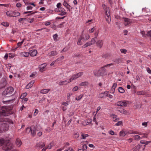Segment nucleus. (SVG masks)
Wrapping results in <instances>:
<instances>
[{"label": "nucleus", "instance_id": "obj_1", "mask_svg": "<svg viewBox=\"0 0 151 151\" xmlns=\"http://www.w3.org/2000/svg\"><path fill=\"white\" fill-rule=\"evenodd\" d=\"M12 114V110L8 106L3 107L0 109V122H2L0 125V133L8 130L9 124L13 123L11 119L6 117Z\"/></svg>", "mask_w": 151, "mask_h": 151}, {"label": "nucleus", "instance_id": "obj_52", "mask_svg": "<svg viewBox=\"0 0 151 151\" xmlns=\"http://www.w3.org/2000/svg\"><path fill=\"white\" fill-rule=\"evenodd\" d=\"M64 58V57L63 56H62L60 58H58L56 60V61H59L61 60H63Z\"/></svg>", "mask_w": 151, "mask_h": 151}, {"label": "nucleus", "instance_id": "obj_34", "mask_svg": "<svg viewBox=\"0 0 151 151\" xmlns=\"http://www.w3.org/2000/svg\"><path fill=\"white\" fill-rule=\"evenodd\" d=\"M134 137L135 140H139L142 139V138L138 135H135L134 136Z\"/></svg>", "mask_w": 151, "mask_h": 151}, {"label": "nucleus", "instance_id": "obj_23", "mask_svg": "<svg viewBox=\"0 0 151 151\" xmlns=\"http://www.w3.org/2000/svg\"><path fill=\"white\" fill-rule=\"evenodd\" d=\"M111 116L113 118V120L114 122H117L118 120H119V118L117 117V116L115 115L112 114L111 115Z\"/></svg>", "mask_w": 151, "mask_h": 151}, {"label": "nucleus", "instance_id": "obj_43", "mask_svg": "<svg viewBox=\"0 0 151 151\" xmlns=\"http://www.w3.org/2000/svg\"><path fill=\"white\" fill-rule=\"evenodd\" d=\"M114 61L117 63H119L121 62V60L120 58L115 59Z\"/></svg>", "mask_w": 151, "mask_h": 151}, {"label": "nucleus", "instance_id": "obj_16", "mask_svg": "<svg viewBox=\"0 0 151 151\" xmlns=\"http://www.w3.org/2000/svg\"><path fill=\"white\" fill-rule=\"evenodd\" d=\"M63 5L68 9V11H69L70 12V6L65 1H64L63 3Z\"/></svg>", "mask_w": 151, "mask_h": 151}, {"label": "nucleus", "instance_id": "obj_63", "mask_svg": "<svg viewBox=\"0 0 151 151\" xmlns=\"http://www.w3.org/2000/svg\"><path fill=\"white\" fill-rule=\"evenodd\" d=\"M142 125L143 126H144L145 127H146L147 125V123L146 122H144L142 123Z\"/></svg>", "mask_w": 151, "mask_h": 151}, {"label": "nucleus", "instance_id": "obj_26", "mask_svg": "<svg viewBox=\"0 0 151 151\" xmlns=\"http://www.w3.org/2000/svg\"><path fill=\"white\" fill-rule=\"evenodd\" d=\"M57 54L56 51H52L49 53V55L50 56H52L57 55Z\"/></svg>", "mask_w": 151, "mask_h": 151}, {"label": "nucleus", "instance_id": "obj_50", "mask_svg": "<svg viewBox=\"0 0 151 151\" xmlns=\"http://www.w3.org/2000/svg\"><path fill=\"white\" fill-rule=\"evenodd\" d=\"M92 43V45H93L95 43L96 40L94 38H93L91 39V41H90Z\"/></svg>", "mask_w": 151, "mask_h": 151}, {"label": "nucleus", "instance_id": "obj_47", "mask_svg": "<svg viewBox=\"0 0 151 151\" xmlns=\"http://www.w3.org/2000/svg\"><path fill=\"white\" fill-rule=\"evenodd\" d=\"M122 121H119L117 123H116L115 124V125L118 126L121 125L122 124Z\"/></svg>", "mask_w": 151, "mask_h": 151}, {"label": "nucleus", "instance_id": "obj_46", "mask_svg": "<svg viewBox=\"0 0 151 151\" xmlns=\"http://www.w3.org/2000/svg\"><path fill=\"white\" fill-rule=\"evenodd\" d=\"M83 95H81L80 96H79L76 97V99L77 101L79 100H80L82 98V97H83Z\"/></svg>", "mask_w": 151, "mask_h": 151}, {"label": "nucleus", "instance_id": "obj_4", "mask_svg": "<svg viewBox=\"0 0 151 151\" xmlns=\"http://www.w3.org/2000/svg\"><path fill=\"white\" fill-rule=\"evenodd\" d=\"M114 65V63H111L105 65L103 67L99 69L101 75V76H104L107 74V73L106 72V69L105 68V67H111Z\"/></svg>", "mask_w": 151, "mask_h": 151}, {"label": "nucleus", "instance_id": "obj_57", "mask_svg": "<svg viewBox=\"0 0 151 151\" xmlns=\"http://www.w3.org/2000/svg\"><path fill=\"white\" fill-rule=\"evenodd\" d=\"M147 36H150L151 37V30L147 32L146 34Z\"/></svg>", "mask_w": 151, "mask_h": 151}, {"label": "nucleus", "instance_id": "obj_41", "mask_svg": "<svg viewBox=\"0 0 151 151\" xmlns=\"http://www.w3.org/2000/svg\"><path fill=\"white\" fill-rule=\"evenodd\" d=\"M136 132L137 131H134L133 130H130L128 131V133L129 134H136Z\"/></svg>", "mask_w": 151, "mask_h": 151}, {"label": "nucleus", "instance_id": "obj_11", "mask_svg": "<svg viewBox=\"0 0 151 151\" xmlns=\"http://www.w3.org/2000/svg\"><path fill=\"white\" fill-rule=\"evenodd\" d=\"M104 41L102 40H99L96 42V46L99 48H101L103 45Z\"/></svg>", "mask_w": 151, "mask_h": 151}, {"label": "nucleus", "instance_id": "obj_49", "mask_svg": "<svg viewBox=\"0 0 151 151\" xmlns=\"http://www.w3.org/2000/svg\"><path fill=\"white\" fill-rule=\"evenodd\" d=\"M15 99L14 98L8 100L7 101L9 103H12L14 102L15 101Z\"/></svg>", "mask_w": 151, "mask_h": 151}, {"label": "nucleus", "instance_id": "obj_48", "mask_svg": "<svg viewBox=\"0 0 151 151\" xmlns=\"http://www.w3.org/2000/svg\"><path fill=\"white\" fill-rule=\"evenodd\" d=\"M68 50V48L67 47H65L63 48V50L60 52L61 53H62L63 52H66Z\"/></svg>", "mask_w": 151, "mask_h": 151}, {"label": "nucleus", "instance_id": "obj_2", "mask_svg": "<svg viewBox=\"0 0 151 151\" xmlns=\"http://www.w3.org/2000/svg\"><path fill=\"white\" fill-rule=\"evenodd\" d=\"M4 144V145L2 147V149L4 150H8L13 148L14 146L13 144L11 143L9 140L5 142L3 138H0V146H2Z\"/></svg>", "mask_w": 151, "mask_h": 151}, {"label": "nucleus", "instance_id": "obj_20", "mask_svg": "<svg viewBox=\"0 0 151 151\" xmlns=\"http://www.w3.org/2000/svg\"><path fill=\"white\" fill-rule=\"evenodd\" d=\"M34 81H32L29 82L26 86V88L27 89H29V88L32 87L33 86V84L35 83Z\"/></svg>", "mask_w": 151, "mask_h": 151}, {"label": "nucleus", "instance_id": "obj_31", "mask_svg": "<svg viewBox=\"0 0 151 151\" xmlns=\"http://www.w3.org/2000/svg\"><path fill=\"white\" fill-rule=\"evenodd\" d=\"M0 85H1V88L4 87L6 85V81L5 80H4L3 83H1Z\"/></svg>", "mask_w": 151, "mask_h": 151}, {"label": "nucleus", "instance_id": "obj_35", "mask_svg": "<svg viewBox=\"0 0 151 151\" xmlns=\"http://www.w3.org/2000/svg\"><path fill=\"white\" fill-rule=\"evenodd\" d=\"M119 92L123 93L125 92V90L122 87H119Z\"/></svg>", "mask_w": 151, "mask_h": 151}, {"label": "nucleus", "instance_id": "obj_60", "mask_svg": "<svg viewBox=\"0 0 151 151\" xmlns=\"http://www.w3.org/2000/svg\"><path fill=\"white\" fill-rule=\"evenodd\" d=\"M106 96L108 97L110 99H112L113 98V96L112 95H111V94H108V93H106Z\"/></svg>", "mask_w": 151, "mask_h": 151}, {"label": "nucleus", "instance_id": "obj_10", "mask_svg": "<svg viewBox=\"0 0 151 151\" xmlns=\"http://www.w3.org/2000/svg\"><path fill=\"white\" fill-rule=\"evenodd\" d=\"M70 81V78L68 80H66L65 81H60L58 83V84L60 86H63L64 85H65L67 84L68 83L71 82V81Z\"/></svg>", "mask_w": 151, "mask_h": 151}, {"label": "nucleus", "instance_id": "obj_21", "mask_svg": "<svg viewBox=\"0 0 151 151\" xmlns=\"http://www.w3.org/2000/svg\"><path fill=\"white\" fill-rule=\"evenodd\" d=\"M46 64H43L40 65V67L39 68V71L41 72H42L44 71L43 69L46 67Z\"/></svg>", "mask_w": 151, "mask_h": 151}, {"label": "nucleus", "instance_id": "obj_62", "mask_svg": "<svg viewBox=\"0 0 151 151\" xmlns=\"http://www.w3.org/2000/svg\"><path fill=\"white\" fill-rule=\"evenodd\" d=\"M52 146V145L50 143L48 145V146L47 147H46V148H47V149H50L51 148Z\"/></svg>", "mask_w": 151, "mask_h": 151}, {"label": "nucleus", "instance_id": "obj_58", "mask_svg": "<svg viewBox=\"0 0 151 151\" xmlns=\"http://www.w3.org/2000/svg\"><path fill=\"white\" fill-rule=\"evenodd\" d=\"M78 89V87L77 86H75L72 89V91H75L77 90Z\"/></svg>", "mask_w": 151, "mask_h": 151}, {"label": "nucleus", "instance_id": "obj_12", "mask_svg": "<svg viewBox=\"0 0 151 151\" xmlns=\"http://www.w3.org/2000/svg\"><path fill=\"white\" fill-rule=\"evenodd\" d=\"M45 145V144L44 142H40L36 145V147L40 149L42 148Z\"/></svg>", "mask_w": 151, "mask_h": 151}, {"label": "nucleus", "instance_id": "obj_45", "mask_svg": "<svg viewBox=\"0 0 151 151\" xmlns=\"http://www.w3.org/2000/svg\"><path fill=\"white\" fill-rule=\"evenodd\" d=\"M106 14L108 18V19L109 18V17H110V14L109 13V11H108L107 10H106Z\"/></svg>", "mask_w": 151, "mask_h": 151}, {"label": "nucleus", "instance_id": "obj_61", "mask_svg": "<svg viewBox=\"0 0 151 151\" xmlns=\"http://www.w3.org/2000/svg\"><path fill=\"white\" fill-rule=\"evenodd\" d=\"M116 86L117 84L116 83H114L112 87V88L114 90L115 88L116 87Z\"/></svg>", "mask_w": 151, "mask_h": 151}, {"label": "nucleus", "instance_id": "obj_32", "mask_svg": "<svg viewBox=\"0 0 151 151\" xmlns=\"http://www.w3.org/2000/svg\"><path fill=\"white\" fill-rule=\"evenodd\" d=\"M92 45V43H91V42L89 41L87 42L85 45H83V47H86L90 46Z\"/></svg>", "mask_w": 151, "mask_h": 151}, {"label": "nucleus", "instance_id": "obj_9", "mask_svg": "<svg viewBox=\"0 0 151 151\" xmlns=\"http://www.w3.org/2000/svg\"><path fill=\"white\" fill-rule=\"evenodd\" d=\"M123 19L124 23L125 26L130 25L132 23V20L130 19L124 17Z\"/></svg>", "mask_w": 151, "mask_h": 151}, {"label": "nucleus", "instance_id": "obj_51", "mask_svg": "<svg viewBox=\"0 0 151 151\" xmlns=\"http://www.w3.org/2000/svg\"><path fill=\"white\" fill-rule=\"evenodd\" d=\"M58 36V35L57 34H55L53 36V37L54 38V40L55 41H57L58 40L57 39Z\"/></svg>", "mask_w": 151, "mask_h": 151}, {"label": "nucleus", "instance_id": "obj_37", "mask_svg": "<svg viewBox=\"0 0 151 151\" xmlns=\"http://www.w3.org/2000/svg\"><path fill=\"white\" fill-rule=\"evenodd\" d=\"M20 13L18 12H14V17H17L20 16Z\"/></svg>", "mask_w": 151, "mask_h": 151}, {"label": "nucleus", "instance_id": "obj_54", "mask_svg": "<svg viewBox=\"0 0 151 151\" xmlns=\"http://www.w3.org/2000/svg\"><path fill=\"white\" fill-rule=\"evenodd\" d=\"M61 3H58L57 4V8L56 9H59L60 8H62V7H61Z\"/></svg>", "mask_w": 151, "mask_h": 151}, {"label": "nucleus", "instance_id": "obj_39", "mask_svg": "<svg viewBox=\"0 0 151 151\" xmlns=\"http://www.w3.org/2000/svg\"><path fill=\"white\" fill-rule=\"evenodd\" d=\"M81 136L82 137L81 139H85L86 137L88 136V135L87 134H82L81 135Z\"/></svg>", "mask_w": 151, "mask_h": 151}, {"label": "nucleus", "instance_id": "obj_30", "mask_svg": "<svg viewBox=\"0 0 151 151\" xmlns=\"http://www.w3.org/2000/svg\"><path fill=\"white\" fill-rule=\"evenodd\" d=\"M145 93L144 91H139L136 92V94L137 95H144Z\"/></svg>", "mask_w": 151, "mask_h": 151}, {"label": "nucleus", "instance_id": "obj_22", "mask_svg": "<svg viewBox=\"0 0 151 151\" xmlns=\"http://www.w3.org/2000/svg\"><path fill=\"white\" fill-rule=\"evenodd\" d=\"M83 36H80L79 38V39L78 42L77 44L79 45H80L81 44V41H84L83 39H84Z\"/></svg>", "mask_w": 151, "mask_h": 151}, {"label": "nucleus", "instance_id": "obj_7", "mask_svg": "<svg viewBox=\"0 0 151 151\" xmlns=\"http://www.w3.org/2000/svg\"><path fill=\"white\" fill-rule=\"evenodd\" d=\"M83 72H81L77 74L73 75L70 78V81H72L73 80H75L81 76L83 75Z\"/></svg>", "mask_w": 151, "mask_h": 151}, {"label": "nucleus", "instance_id": "obj_6", "mask_svg": "<svg viewBox=\"0 0 151 151\" xmlns=\"http://www.w3.org/2000/svg\"><path fill=\"white\" fill-rule=\"evenodd\" d=\"M36 129L34 126H32L27 128V132L28 133H31V135L34 137L36 134Z\"/></svg>", "mask_w": 151, "mask_h": 151}, {"label": "nucleus", "instance_id": "obj_8", "mask_svg": "<svg viewBox=\"0 0 151 151\" xmlns=\"http://www.w3.org/2000/svg\"><path fill=\"white\" fill-rule=\"evenodd\" d=\"M55 10L56 12H59V15L61 16L64 15L67 13L65 9L63 7L55 9Z\"/></svg>", "mask_w": 151, "mask_h": 151}, {"label": "nucleus", "instance_id": "obj_13", "mask_svg": "<svg viewBox=\"0 0 151 151\" xmlns=\"http://www.w3.org/2000/svg\"><path fill=\"white\" fill-rule=\"evenodd\" d=\"M29 53L30 55L32 56H36L37 53V50H30L29 52Z\"/></svg>", "mask_w": 151, "mask_h": 151}, {"label": "nucleus", "instance_id": "obj_29", "mask_svg": "<svg viewBox=\"0 0 151 151\" xmlns=\"http://www.w3.org/2000/svg\"><path fill=\"white\" fill-rule=\"evenodd\" d=\"M29 55V52H22L21 53V55L25 57H28Z\"/></svg>", "mask_w": 151, "mask_h": 151}, {"label": "nucleus", "instance_id": "obj_59", "mask_svg": "<svg viewBox=\"0 0 151 151\" xmlns=\"http://www.w3.org/2000/svg\"><path fill=\"white\" fill-rule=\"evenodd\" d=\"M146 70L148 73L150 74H151V70L149 68H146Z\"/></svg>", "mask_w": 151, "mask_h": 151}, {"label": "nucleus", "instance_id": "obj_25", "mask_svg": "<svg viewBox=\"0 0 151 151\" xmlns=\"http://www.w3.org/2000/svg\"><path fill=\"white\" fill-rule=\"evenodd\" d=\"M140 148L139 146L137 145L133 148L131 150V151H139Z\"/></svg>", "mask_w": 151, "mask_h": 151}, {"label": "nucleus", "instance_id": "obj_55", "mask_svg": "<svg viewBox=\"0 0 151 151\" xmlns=\"http://www.w3.org/2000/svg\"><path fill=\"white\" fill-rule=\"evenodd\" d=\"M95 29L94 27H93V28H92L90 29H89V30L88 31L89 32L92 33V32H94Z\"/></svg>", "mask_w": 151, "mask_h": 151}, {"label": "nucleus", "instance_id": "obj_17", "mask_svg": "<svg viewBox=\"0 0 151 151\" xmlns=\"http://www.w3.org/2000/svg\"><path fill=\"white\" fill-rule=\"evenodd\" d=\"M94 75L96 77H99L101 76L99 70H95L93 71Z\"/></svg>", "mask_w": 151, "mask_h": 151}, {"label": "nucleus", "instance_id": "obj_18", "mask_svg": "<svg viewBox=\"0 0 151 151\" xmlns=\"http://www.w3.org/2000/svg\"><path fill=\"white\" fill-rule=\"evenodd\" d=\"M14 13V11H9L6 12V14L7 16L9 17H13Z\"/></svg>", "mask_w": 151, "mask_h": 151}, {"label": "nucleus", "instance_id": "obj_14", "mask_svg": "<svg viewBox=\"0 0 151 151\" xmlns=\"http://www.w3.org/2000/svg\"><path fill=\"white\" fill-rule=\"evenodd\" d=\"M16 145L17 147H20L22 145V143L21 140L19 138H17L15 141Z\"/></svg>", "mask_w": 151, "mask_h": 151}, {"label": "nucleus", "instance_id": "obj_33", "mask_svg": "<svg viewBox=\"0 0 151 151\" xmlns=\"http://www.w3.org/2000/svg\"><path fill=\"white\" fill-rule=\"evenodd\" d=\"M88 85V82L86 81L82 82L79 84L80 86H87Z\"/></svg>", "mask_w": 151, "mask_h": 151}, {"label": "nucleus", "instance_id": "obj_44", "mask_svg": "<svg viewBox=\"0 0 151 151\" xmlns=\"http://www.w3.org/2000/svg\"><path fill=\"white\" fill-rule=\"evenodd\" d=\"M22 99V102L23 103H25L28 100V99L27 98H25Z\"/></svg>", "mask_w": 151, "mask_h": 151}, {"label": "nucleus", "instance_id": "obj_5", "mask_svg": "<svg viewBox=\"0 0 151 151\" xmlns=\"http://www.w3.org/2000/svg\"><path fill=\"white\" fill-rule=\"evenodd\" d=\"M129 101L126 100H123L119 101L117 102L115 105L118 106H121L122 107H124L127 106L129 104Z\"/></svg>", "mask_w": 151, "mask_h": 151}, {"label": "nucleus", "instance_id": "obj_27", "mask_svg": "<svg viewBox=\"0 0 151 151\" xmlns=\"http://www.w3.org/2000/svg\"><path fill=\"white\" fill-rule=\"evenodd\" d=\"M24 42V40H23L22 41L20 42H19L17 44V46L15 47V48L13 49L14 51L16 50L20 46H21L23 44Z\"/></svg>", "mask_w": 151, "mask_h": 151}, {"label": "nucleus", "instance_id": "obj_28", "mask_svg": "<svg viewBox=\"0 0 151 151\" xmlns=\"http://www.w3.org/2000/svg\"><path fill=\"white\" fill-rule=\"evenodd\" d=\"M119 111L121 113L123 114H127L128 113V112L127 111L123 109H122L121 110H119Z\"/></svg>", "mask_w": 151, "mask_h": 151}, {"label": "nucleus", "instance_id": "obj_38", "mask_svg": "<svg viewBox=\"0 0 151 151\" xmlns=\"http://www.w3.org/2000/svg\"><path fill=\"white\" fill-rule=\"evenodd\" d=\"M27 95V93L26 92L24 93L21 95L20 96V99H22L25 98V97Z\"/></svg>", "mask_w": 151, "mask_h": 151}, {"label": "nucleus", "instance_id": "obj_40", "mask_svg": "<svg viewBox=\"0 0 151 151\" xmlns=\"http://www.w3.org/2000/svg\"><path fill=\"white\" fill-rule=\"evenodd\" d=\"M1 24L5 27H8L9 25V24L6 22H2Z\"/></svg>", "mask_w": 151, "mask_h": 151}, {"label": "nucleus", "instance_id": "obj_15", "mask_svg": "<svg viewBox=\"0 0 151 151\" xmlns=\"http://www.w3.org/2000/svg\"><path fill=\"white\" fill-rule=\"evenodd\" d=\"M109 92L107 91H105L104 93H100L99 96L100 98H104L106 97V93H108Z\"/></svg>", "mask_w": 151, "mask_h": 151}, {"label": "nucleus", "instance_id": "obj_53", "mask_svg": "<svg viewBox=\"0 0 151 151\" xmlns=\"http://www.w3.org/2000/svg\"><path fill=\"white\" fill-rule=\"evenodd\" d=\"M38 112H39V111L37 109H35V112L34 113V115L35 116H36L38 113Z\"/></svg>", "mask_w": 151, "mask_h": 151}, {"label": "nucleus", "instance_id": "obj_56", "mask_svg": "<svg viewBox=\"0 0 151 151\" xmlns=\"http://www.w3.org/2000/svg\"><path fill=\"white\" fill-rule=\"evenodd\" d=\"M141 34L142 35V36L144 37H146L147 35L146 34L145 35V32L144 31H143L141 32Z\"/></svg>", "mask_w": 151, "mask_h": 151}, {"label": "nucleus", "instance_id": "obj_19", "mask_svg": "<svg viewBox=\"0 0 151 151\" xmlns=\"http://www.w3.org/2000/svg\"><path fill=\"white\" fill-rule=\"evenodd\" d=\"M81 36H83V38H84L83 40V41H85V40H86L88 39L90 37V36L88 34H82L81 35Z\"/></svg>", "mask_w": 151, "mask_h": 151}, {"label": "nucleus", "instance_id": "obj_42", "mask_svg": "<svg viewBox=\"0 0 151 151\" xmlns=\"http://www.w3.org/2000/svg\"><path fill=\"white\" fill-rule=\"evenodd\" d=\"M124 131H122L120 132V136L124 137L125 135Z\"/></svg>", "mask_w": 151, "mask_h": 151}, {"label": "nucleus", "instance_id": "obj_64", "mask_svg": "<svg viewBox=\"0 0 151 151\" xmlns=\"http://www.w3.org/2000/svg\"><path fill=\"white\" fill-rule=\"evenodd\" d=\"M79 137V134L77 132H76L74 134V137L75 138H77Z\"/></svg>", "mask_w": 151, "mask_h": 151}, {"label": "nucleus", "instance_id": "obj_24", "mask_svg": "<svg viewBox=\"0 0 151 151\" xmlns=\"http://www.w3.org/2000/svg\"><path fill=\"white\" fill-rule=\"evenodd\" d=\"M49 89H43L40 91V93L42 94H46L49 91Z\"/></svg>", "mask_w": 151, "mask_h": 151}, {"label": "nucleus", "instance_id": "obj_3", "mask_svg": "<svg viewBox=\"0 0 151 151\" xmlns=\"http://www.w3.org/2000/svg\"><path fill=\"white\" fill-rule=\"evenodd\" d=\"M14 92V89L12 87H9L3 91L2 94L8 97L11 95Z\"/></svg>", "mask_w": 151, "mask_h": 151}, {"label": "nucleus", "instance_id": "obj_36", "mask_svg": "<svg viewBox=\"0 0 151 151\" xmlns=\"http://www.w3.org/2000/svg\"><path fill=\"white\" fill-rule=\"evenodd\" d=\"M120 50L122 53H123L124 54H126L127 51L126 50L123 49H120Z\"/></svg>", "mask_w": 151, "mask_h": 151}]
</instances>
